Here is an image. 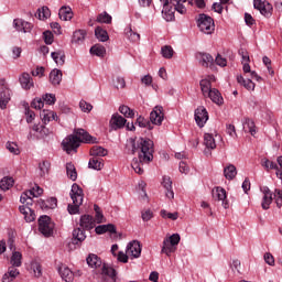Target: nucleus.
<instances>
[{
    "mask_svg": "<svg viewBox=\"0 0 282 282\" xmlns=\"http://www.w3.org/2000/svg\"><path fill=\"white\" fill-rule=\"evenodd\" d=\"M209 119L208 110L205 106H198L195 110V121L199 128H204Z\"/></svg>",
    "mask_w": 282,
    "mask_h": 282,
    "instance_id": "nucleus-12",
    "label": "nucleus"
},
{
    "mask_svg": "<svg viewBox=\"0 0 282 282\" xmlns=\"http://www.w3.org/2000/svg\"><path fill=\"white\" fill-rule=\"evenodd\" d=\"M87 263L89 267L98 268L101 267L102 260L99 258V256H97V253H89L87 257Z\"/></svg>",
    "mask_w": 282,
    "mask_h": 282,
    "instance_id": "nucleus-30",
    "label": "nucleus"
},
{
    "mask_svg": "<svg viewBox=\"0 0 282 282\" xmlns=\"http://www.w3.org/2000/svg\"><path fill=\"white\" fill-rule=\"evenodd\" d=\"M164 120V109L163 106H155L153 110L150 112V121L144 117H138L137 123L141 128H148L149 130H153L154 124L161 126Z\"/></svg>",
    "mask_w": 282,
    "mask_h": 282,
    "instance_id": "nucleus-4",
    "label": "nucleus"
},
{
    "mask_svg": "<svg viewBox=\"0 0 282 282\" xmlns=\"http://www.w3.org/2000/svg\"><path fill=\"white\" fill-rule=\"evenodd\" d=\"M127 253L133 258H140L142 253L141 242L139 240H132L128 242Z\"/></svg>",
    "mask_w": 282,
    "mask_h": 282,
    "instance_id": "nucleus-15",
    "label": "nucleus"
},
{
    "mask_svg": "<svg viewBox=\"0 0 282 282\" xmlns=\"http://www.w3.org/2000/svg\"><path fill=\"white\" fill-rule=\"evenodd\" d=\"M7 149L12 152L13 154H19L20 150L17 143H7Z\"/></svg>",
    "mask_w": 282,
    "mask_h": 282,
    "instance_id": "nucleus-64",
    "label": "nucleus"
},
{
    "mask_svg": "<svg viewBox=\"0 0 282 282\" xmlns=\"http://www.w3.org/2000/svg\"><path fill=\"white\" fill-rule=\"evenodd\" d=\"M90 154H96L97 159H101V156H106L108 154V150L101 145H93Z\"/></svg>",
    "mask_w": 282,
    "mask_h": 282,
    "instance_id": "nucleus-36",
    "label": "nucleus"
},
{
    "mask_svg": "<svg viewBox=\"0 0 282 282\" xmlns=\"http://www.w3.org/2000/svg\"><path fill=\"white\" fill-rule=\"evenodd\" d=\"M119 112L124 117H134V110H132L129 106H119Z\"/></svg>",
    "mask_w": 282,
    "mask_h": 282,
    "instance_id": "nucleus-55",
    "label": "nucleus"
},
{
    "mask_svg": "<svg viewBox=\"0 0 282 282\" xmlns=\"http://www.w3.org/2000/svg\"><path fill=\"white\" fill-rule=\"evenodd\" d=\"M162 185L165 187V195L167 198H174L173 181L171 176H163Z\"/></svg>",
    "mask_w": 282,
    "mask_h": 282,
    "instance_id": "nucleus-25",
    "label": "nucleus"
},
{
    "mask_svg": "<svg viewBox=\"0 0 282 282\" xmlns=\"http://www.w3.org/2000/svg\"><path fill=\"white\" fill-rule=\"evenodd\" d=\"M87 33L84 30L75 31L72 42L75 44H82L85 41Z\"/></svg>",
    "mask_w": 282,
    "mask_h": 282,
    "instance_id": "nucleus-37",
    "label": "nucleus"
},
{
    "mask_svg": "<svg viewBox=\"0 0 282 282\" xmlns=\"http://www.w3.org/2000/svg\"><path fill=\"white\" fill-rule=\"evenodd\" d=\"M101 275L105 282H117V271L113 267L104 263L101 267Z\"/></svg>",
    "mask_w": 282,
    "mask_h": 282,
    "instance_id": "nucleus-13",
    "label": "nucleus"
},
{
    "mask_svg": "<svg viewBox=\"0 0 282 282\" xmlns=\"http://www.w3.org/2000/svg\"><path fill=\"white\" fill-rule=\"evenodd\" d=\"M239 55L241 56L242 65H243V72L245 73H251L250 68V55L246 48H239L238 51Z\"/></svg>",
    "mask_w": 282,
    "mask_h": 282,
    "instance_id": "nucleus-23",
    "label": "nucleus"
},
{
    "mask_svg": "<svg viewBox=\"0 0 282 282\" xmlns=\"http://www.w3.org/2000/svg\"><path fill=\"white\" fill-rule=\"evenodd\" d=\"M170 240H171V246L174 249V246L180 243V240H181L180 234H172V236H170Z\"/></svg>",
    "mask_w": 282,
    "mask_h": 282,
    "instance_id": "nucleus-62",
    "label": "nucleus"
},
{
    "mask_svg": "<svg viewBox=\"0 0 282 282\" xmlns=\"http://www.w3.org/2000/svg\"><path fill=\"white\" fill-rule=\"evenodd\" d=\"M198 28L203 33L210 34L215 31V23L210 15H206V13H200L198 18Z\"/></svg>",
    "mask_w": 282,
    "mask_h": 282,
    "instance_id": "nucleus-7",
    "label": "nucleus"
},
{
    "mask_svg": "<svg viewBox=\"0 0 282 282\" xmlns=\"http://www.w3.org/2000/svg\"><path fill=\"white\" fill-rule=\"evenodd\" d=\"M39 166L41 171V176H44L47 172H50L51 163L50 161H42Z\"/></svg>",
    "mask_w": 282,
    "mask_h": 282,
    "instance_id": "nucleus-57",
    "label": "nucleus"
},
{
    "mask_svg": "<svg viewBox=\"0 0 282 282\" xmlns=\"http://www.w3.org/2000/svg\"><path fill=\"white\" fill-rule=\"evenodd\" d=\"M62 79H63V73L58 68H54V70L50 73V82L54 86H57L58 84H61Z\"/></svg>",
    "mask_w": 282,
    "mask_h": 282,
    "instance_id": "nucleus-28",
    "label": "nucleus"
},
{
    "mask_svg": "<svg viewBox=\"0 0 282 282\" xmlns=\"http://www.w3.org/2000/svg\"><path fill=\"white\" fill-rule=\"evenodd\" d=\"M213 79H215V77H208L205 79H200L199 86L202 88V93H203L204 97L210 98Z\"/></svg>",
    "mask_w": 282,
    "mask_h": 282,
    "instance_id": "nucleus-21",
    "label": "nucleus"
},
{
    "mask_svg": "<svg viewBox=\"0 0 282 282\" xmlns=\"http://www.w3.org/2000/svg\"><path fill=\"white\" fill-rule=\"evenodd\" d=\"M96 223L89 214H84L80 218V227H76L73 231V242L74 245H78V242H83L86 238V234L84 229H94Z\"/></svg>",
    "mask_w": 282,
    "mask_h": 282,
    "instance_id": "nucleus-5",
    "label": "nucleus"
},
{
    "mask_svg": "<svg viewBox=\"0 0 282 282\" xmlns=\"http://www.w3.org/2000/svg\"><path fill=\"white\" fill-rule=\"evenodd\" d=\"M43 37H44L45 44H53L54 35H53L52 31H44Z\"/></svg>",
    "mask_w": 282,
    "mask_h": 282,
    "instance_id": "nucleus-60",
    "label": "nucleus"
},
{
    "mask_svg": "<svg viewBox=\"0 0 282 282\" xmlns=\"http://www.w3.org/2000/svg\"><path fill=\"white\" fill-rule=\"evenodd\" d=\"M161 251H162V253H166V256H170V253L175 251L174 247H172L171 238H165L163 240V247H162Z\"/></svg>",
    "mask_w": 282,
    "mask_h": 282,
    "instance_id": "nucleus-42",
    "label": "nucleus"
},
{
    "mask_svg": "<svg viewBox=\"0 0 282 282\" xmlns=\"http://www.w3.org/2000/svg\"><path fill=\"white\" fill-rule=\"evenodd\" d=\"M210 99L218 106H221L225 101L220 90H218V88H213V84H210Z\"/></svg>",
    "mask_w": 282,
    "mask_h": 282,
    "instance_id": "nucleus-26",
    "label": "nucleus"
},
{
    "mask_svg": "<svg viewBox=\"0 0 282 282\" xmlns=\"http://www.w3.org/2000/svg\"><path fill=\"white\" fill-rule=\"evenodd\" d=\"M14 185V178L13 176H3L0 181V188L1 189H10Z\"/></svg>",
    "mask_w": 282,
    "mask_h": 282,
    "instance_id": "nucleus-35",
    "label": "nucleus"
},
{
    "mask_svg": "<svg viewBox=\"0 0 282 282\" xmlns=\"http://www.w3.org/2000/svg\"><path fill=\"white\" fill-rule=\"evenodd\" d=\"M204 143H205L206 148H210V150H215V148H217L215 137L210 132H206L204 134Z\"/></svg>",
    "mask_w": 282,
    "mask_h": 282,
    "instance_id": "nucleus-31",
    "label": "nucleus"
},
{
    "mask_svg": "<svg viewBox=\"0 0 282 282\" xmlns=\"http://www.w3.org/2000/svg\"><path fill=\"white\" fill-rule=\"evenodd\" d=\"M57 115L52 110H42L41 118L44 124L48 123L52 119H56Z\"/></svg>",
    "mask_w": 282,
    "mask_h": 282,
    "instance_id": "nucleus-44",
    "label": "nucleus"
},
{
    "mask_svg": "<svg viewBox=\"0 0 282 282\" xmlns=\"http://www.w3.org/2000/svg\"><path fill=\"white\" fill-rule=\"evenodd\" d=\"M24 108H25L26 121L28 123H32V121L35 119V112L34 110H31L29 104H24Z\"/></svg>",
    "mask_w": 282,
    "mask_h": 282,
    "instance_id": "nucleus-53",
    "label": "nucleus"
},
{
    "mask_svg": "<svg viewBox=\"0 0 282 282\" xmlns=\"http://www.w3.org/2000/svg\"><path fill=\"white\" fill-rule=\"evenodd\" d=\"M237 82H238V84H241L242 86H245V88H247V90H254V88H256L254 82H252V79H245V77L242 75H239L237 77Z\"/></svg>",
    "mask_w": 282,
    "mask_h": 282,
    "instance_id": "nucleus-32",
    "label": "nucleus"
},
{
    "mask_svg": "<svg viewBox=\"0 0 282 282\" xmlns=\"http://www.w3.org/2000/svg\"><path fill=\"white\" fill-rule=\"evenodd\" d=\"M213 196L218 200H221L225 209H228L230 205L225 187H216V189H213Z\"/></svg>",
    "mask_w": 282,
    "mask_h": 282,
    "instance_id": "nucleus-17",
    "label": "nucleus"
},
{
    "mask_svg": "<svg viewBox=\"0 0 282 282\" xmlns=\"http://www.w3.org/2000/svg\"><path fill=\"white\" fill-rule=\"evenodd\" d=\"M79 106L84 112H90V110H93V106L91 104H88V101L82 100Z\"/></svg>",
    "mask_w": 282,
    "mask_h": 282,
    "instance_id": "nucleus-61",
    "label": "nucleus"
},
{
    "mask_svg": "<svg viewBox=\"0 0 282 282\" xmlns=\"http://www.w3.org/2000/svg\"><path fill=\"white\" fill-rule=\"evenodd\" d=\"M224 174L226 178L232 180L237 176V167L234 164H229L224 169Z\"/></svg>",
    "mask_w": 282,
    "mask_h": 282,
    "instance_id": "nucleus-39",
    "label": "nucleus"
},
{
    "mask_svg": "<svg viewBox=\"0 0 282 282\" xmlns=\"http://www.w3.org/2000/svg\"><path fill=\"white\" fill-rule=\"evenodd\" d=\"M31 271L34 273V275L40 278V275H42V264H41V262H39L37 260H32Z\"/></svg>",
    "mask_w": 282,
    "mask_h": 282,
    "instance_id": "nucleus-47",
    "label": "nucleus"
},
{
    "mask_svg": "<svg viewBox=\"0 0 282 282\" xmlns=\"http://www.w3.org/2000/svg\"><path fill=\"white\" fill-rule=\"evenodd\" d=\"M260 189L263 194L261 206L263 209H270V205L273 200L272 189H270V187H268V185L260 187Z\"/></svg>",
    "mask_w": 282,
    "mask_h": 282,
    "instance_id": "nucleus-16",
    "label": "nucleus"
},
{
    "mask_svg": "<svg viewBox=\"0 0 282 282\" xmlns=\"http://www.w3.org/2000/svg\"><path fill=\"white\" fill-rule=\"evenodd\" d=\"M137 150H140L139 159H132L131 165L134 172L143 174V163H150L154 159V142L151 139L143 138L132 141V153L135 154Z\"/></svg>",
    "mask_w": 282,
    "mask_h": 282,
    "instance_id": "nucleus-1",
    "label": "nucleus"
},
{
    "mask_svg": "<svg viewBox=\"0 0 282 282\" xmlns=\"http://www.w3.org/2000/svg\"><path fill=\"white\" fill-rule=\"evenodd\" d=\"M11 99L10 88H8V84L6 79H0V108L4 110Z\"/></svg>",
    "mask_w": 282,
    "mask_h": 282,
    "instance_id": "nucleus-9",
    "label": "nucleus"
},
{
    "mask_svg": "<svg viewBox=\"0 0 282 282\" xmlns=\"http://www.w3.org/2000/svg\"><path fill=\"white\" fill-rule=\"evenodd\" d=\"M52 58L56 62V64L63 66L65 64L66 55L63 51H55L52 53Z\"/></svg>",
    "mask_w": 282,
    "mask_h": 282,
    "instance_id": "nucleus-38",
    "label": "nucleus"
},
{
    "mask_svg": "<svg viewBox=\"0 0 282 282\" xmlns=\"http://www.w3.org/2000/svg\"><path fill=\"white\" fill-rule=\"evenodd\" d=\"M84 189L78 185V183H73L70 187V197L73 199V204L69 203L67 210L69 214H78L79 213V207L83 205L84 200Z\"/></svg>",
    "mask_w": 282,
    "mask_h": 282,
    "instance_id": "nucleus-6",
    "label": "nucleus"
},
{
    "mask_svg": "<svg viewBox=\"0 0 282 282\" xmlns=\"http://www.w3.org/2000/svg\"><path fill=\"white\" fill-rule=\"evenodd\" d=\"M58 273L66 282H73L75 276L74 271H72L67 264H61V267H58Z\"/></svg>",
    "mask_w": 282,
    "mask_h": 282,
    "instance_id": "nucleus-20",
    "label": "nucleus"
},
{
    "mask_svg": "<svg viewBox=\"0 0 282 282\" xmlns=\"http://www.w3.org/2000/svg\"><path fill=\"white\" fill-rule=\"evenodd\" d=\"M20 84L22 88L30 89L34 86V82L29 73H23L20 77Z\"/></svg>",
    "mask_w": 282,
    "mask_h": 282,
    "instance_id": "nucleus-29",
    "label": "nucleus"
},
{
    "mask_svg": "<svg viewBox=\"0 0 282 282\" xmlns=\"http://www.w3.org/2000/svg\"><path fill=\"white\" fill-rule=\"evenodd\" d=\"M161 216L163 218H171L172 220H177L178 212H167V209H161Z\"/></svg>",
    "mask_w": 282,
    "mask_h": 282,
    "instance_id": "nucleus-54",
    "label": "nucleus"
},
{
    "mask_svg": "<svg viewBox=\"0 0 282 282\" xmlns=\"http://www.w3.org/2000/svg\"><path fill=\"white\" fill-rule=\"evenodd\" d=\"M161 53L163 57H165L166 59H171L174 55V48L173 46L165 45L162 46Z\"/></svg>",
    "mask_w": 282,
    "mask_h": 282,
    "instance_id": "nucleus-50",
    "label": "nucleus"
},
{
    "mask_svg": "<svg viewBox=\"0 0 282 282\" xmlns=\"http://www.w3.org/2000/svg\"><path fill=\"white\" fill-rule=\"evenodd\" d=\"M13 26L17 29V31H23V33H29L33 29V24H31V22H25L19 18L13 20Z\"/></svg>",
    "mask_w": 282,
    "mask_h": 282,
    "instance_id": "nucleus-19",
    "label": "nucleus"
},
{
    "mask_svg": "<svg viewBox=\"0 0 282 282\" xmlns=\"http://www.w3.org/2000/svg\"><path fill=\"white\" fill-rule=\"evenodd\" d=\"M274 199H275L276 206L282 207V189L275 188Z\"/></svg>",
    "mask_w": 282,
    "mask_h": 282,
    "instance_id": "nucleus-59",
    "label": "nucleus"
},
{
    "mask_svg": "<svg viewBox=\"0 0 282 282\" xmlns=\"http://www.w3.org/2000/svg\"><path fill=\"white\" fill-rule=\"evenodd\" d=\"M94 209H95V220H97V223H104L105 216H104L99 205H94Z\"/></svg>",
    "mask_w": 282,
    "mask_h": 282,
    "instance_id": "nucleus-56",
    "label": "nucleus"
},
{
    "mask_svg": "<svg viewBox=\"0 0 282 282\" xmlns=\"http://www.w3.org/2000/svg\"><path fill=\"white\" fill-rule=\"evenodd\" d=\"M126 35L131 42H140L141 35L131 29H126Z\"/></svg>",
    "mask_w": 282,
    "mask_h": 282,
    "instance_id": "nucleus-46",
    "label": "nucleus"
},
{
    "mask_svg": "<svg viewBox=\"0 0 282 282\" xmlns=\"http://www.w3.org/2000/svg\"><path fill=\"white\" fill-rule=\"evenodd\" d=\"M66 172H67V176H68L72 181H76L78 174H77V170H76L74 163H72V162L66 163Z\"/></svg>",
    "mask_w": 282,
    "mask_h": 282,
    "instance_id": "nucleus-40",
    "label": "nucleus"
},
{
    "mask_svg": "<svg viewBox=\"0 0 282 282\" xmlns=\"http://www.w3.org/2000/svg\"><path fill=\"white\" fill-rule=\"evenodd\" d=\"M95 35L100 42H107L109 40L108 32L101 26H97V29H95Z\"/></svg>",
    "mask_w": 282,
    "mask_h": 282,
    "instance_id": "nucleus-34",
    "label": "nucleus"
},
{
    "mask_svg": "<svg viewBox=\"0 0 282 282\" xmlns=\"http://www.w3.org/2000/svg\"><path fill=\"white\" fill-rule=\"evenodd\" d=\"M115 86L117 88H126V79H124V77H117L115 79Z\"/></svg>",
    "mask_w": 282,
    "mask_h": 282,
    "instance_id": "nucleus-63",
    "label": "nucleus"
},
{
    "mask_svg": "<svg viewBox=\"0 0 282 282\" xmlns=\"http://www.w3.org/2000/svg\"><path fill=\"white\" fill-rule=\"evenodd\" d=\"M161 251H162V253H166V256H170V253L175 251L174 247H172L171 238H165L163 240V247H162Z\"/></svg>",
    "mask_w": 282,
    "mask_h": 282,
    "instance_id": "nucleus-41",
    "label": "nucleus"
},
{
    "mask_svg": "<svg viewBox=\"0 0 282 282\" xmlns=\"http://www.w3.org/2000/svg\"><path fill=\"white\" fill-rule=\"evenodd\" d=\"M32 131L34 132V134H36L39 139H44L45 137H47V134H50L48 128H46V126L42 123H34V126H32L30 134L28 137L29 139L32 138Z\"/></svg>",
    "mask_w": 282,
    "mask_h": 282,
    "instance_id": "nucleus-14",
    "label": "nucleus"
},
{
    "mask_svg": "<svg viewBox=\"0 0 282 282\" xmlns=\"http://www.w3.org/2000/svg\"><path fill=\"white\" fill-rule=\"evenodd\" d=\"M262 165L265 170H275V167H278V163L270 161V159H262Z\"/></svg>",
    "mask_w": 282,
    "mask_h": 282,
    "instance_id": "nucleus-58",
    "label": "nucleus"
},
{
    "mask_svg": "<svg viewBox=\"0 0 282 282\" xmlns=\"http://www.w3.org/2000/svg\"><path fill=\"white\" fill-rule=\"evenodd\" d=\"M97 22H102L105 24H111L112 18L109 13H107V11H104V13H99V15H97Z\"/></svg>",
    "mask_w": 282,
    "mask_h": 282,
    "instance_id": "nucleus-51",
    "label": "nucleus"
},
{
    "mask_svg": "<svg viewBox=\"0 0 282 282\" xmlns=\"http://www.w3.org/2000/svg\"><path fill=\"white\" fill-rule=\"evenodd\" d=\"M253 8L258 9L264 18H271L273 12V7L270 2H262V0H253Z\"/></svg>",
    "mask_w": 282,
    "mask_h": 282,
    "instance_id": "nucleus-11",
    "label": "nucleus"
},
{
    "mask_svg": "<svg viewBox=\"0 0 282 282\" xmlns=\"http://www.w3.org/2000/svg\"><path fill=\"white\" fill-rule=\"evenodd\" d=\"M61 20L67 21V20H72L74 13L70 9V7H62L59 9V13H58Z\"/></svg>",
    "mask_w": 282,
    "mask_h": 282,
    "instance_id": "nucleus-33",
    "label": "nucleus"
},
{
    "mask_svg": "<svg viewBox=\"0 0 282 282\" xmlns=\"http://www.w3.org/2000/svg\"><path fill=\"white\" fill-rule=\"evenodd\" d=\"M127 123V119L122 117V115H119V112H115L110 119V128L112 130H119L120 128H124Z\"/></svg>",
    "mask_w": 282,
    "mask_h": 282,
    "instance_id": "nucleus-18",
    "label": "nucleus"
},
{
    "mask_svg": "<svg viewBox=\"0 0 282 282\" xmlns=\"http://www.w3.org/2000/svg\"><path fill=\"white\" fill-rule=\"evenodd\" d=\"M56 97L53 94H46L43 96V99L41 97H35V99L32 100L31 106L32 108H35L37 110H41V108L44 107V102L46 104H55Z\"/></svg>",
    "mask_w": 282,
    "mask_h": 282,
    "instance_id": "nucleus-10",
    "label": "nucleus"
},
{
    "mask_svg": "<svg viewBox=\"0 0 282 282\" xmlns=\"http://www.w3.org/2000/svg\"><path fill=\"white\" fill-rule=\"evenodd\" d=\"M20 271L15 268V264H12L9 267L7 273H3L2 275V282H12L15 280L17 275H19Z\"/></svg>",
    "mask_w": 282,
    "mask_h": 282,
    "instance_id": "nucleus-22",
    "label": "nucleus"
},
{
    "mask_svg": "<svg viewBox=\"0 0 282 282\" xmlns=\"http://www.w3.org/2000/svg\"><path fill=\"white\" fill-rule=\"evenodd\" d=\"M90 53L93 55H97L99 57H102L106 53V48H105V46H102L100 44H95V46H91Z\"/></svg>",
    "mask_w": 282,
    "mask_h": 282,
    "instance_id": "nucleus-48",
    "label": "nucleus"
},
{
    "mask_svg": "<svg viewBox=\"0 0 282 282\" xmlns=\"http://www.w3.org/2000/svg\"><path fill=\"white\" fill-rule=\"evenodd\" d=\"M36 15L40 18V20H47V18L51 17V11L48 9V7H42V10L39 9L36 11Z\"/></svg>",
    "mask_w": 282,
    "mask_h": 282,
    "instance_id": "nucleus-52",
    "label": "nucleus"
},
{
    "mask_svg": "<svg viewBox=\"0 0 282 282\" xmlns=\"http://www.w3.org/2000/svg\"><path fill=\"white\" fill-rule=\"evenodd\" d=\"M19 209L21 212V214L24 215V218L28 223H32V220H35L36 218V214L34 212V209H32L31 207H28L26 205H20Z\"/></svg>",
    "mask_w": 282,
    "mask_h": 282,
    "instance_id": "nucleus-24",
    "label": "nucleus"
},
{
    "mask_svg": "<svg viewBox=\"0 0 282 282\" xmlns=\"http://www.w3.org/2000/svg\"><path fill=\"white\" fill-rule=\"evenodd\" d=\"M39 229L44 236H52L54 231V223L52 221V218L47 215L40 216Z\"/></svg>",
    "mask_w": 282,
    "mask_h": 282,
    "instance_id": "nucleus-8",
    "label": "nucleus"
},
{
    "mask_svg": "<svg viewBox=\"0 0 282 282\" xmlns=\"http://www.w3.org/2000/svg\"><path fill=\"white\" fill-rule=\"evenodd\" d=\"M243 128H247L249 130L250 134H252V135L257 134V126H256L253 119H250L249 117H247L243 122Z\"/></svg>",
    "mask_w": 282,
    "mask_h": 282,
    "instance_id": "nucleus-43",
    "label": "nucleus"
},
{
    "mask_svg": "<svg viewBox=\"0 0 282 282\" xmlns=\"http://www.w3.org/2000/svg\"><path fill=\"white\" fill-rule=\"evenodd\" d=\"M11 263L14 264V268L21 267L22 264V253L20 251H13L11 256Z\"/></svg>",
    "mask_w": 282,
    "mask_h": 282,
    "instance_id": "nucleus-45",
    "label": "nucleus"
},
{
    "mask_svg": "<svg viewBox=\"0 0 282 282\" xmlns=\"http://www.w3.org/2000/svg\"><path fill=\"white\" fill-rule=\"evenodd\" d=\"M96 139H94V137H91V134H89V132H87V130H84V128H79L78 130H76L75 134H69L68 137H66L63 140V148L64 150H66V152L68 154H70V152L77 151V148H79L82 142L85 143H95Z\"/></svg>",
    "mask_w": 282,
    "mask_h": 282,
    "instance_id": "nucleus-2",
    "label": "nucleus"
},
{
    "mask_svg": "<svg viewBox=\"0 0 282 282\" xmlns=\"http://www.w3.org/2000/svg\"><path fill=\"white\" fill-rule=\"evenodd\" d=\"M214 57L209 53H202L200 54V64L202 66H209V64H213Z\"/></svg>",
    "mask_w": 282,
    "mask_h": 282,
    "instance_id": "nucleus-49",
    "label": "nucleus"
},
{
    "mask_svg": "<svg viewBox=\"0 0 282 282\" xmlns=\"http://www.w3.org/2000/svg\"><path fill=\"white\" fill-rule=\"evenodd\" d=\"M163 4L162 15L166 22H172L175 20V12L186 13L187 9L184 2L187 0H160Z\"/></svg>",
    "mask_w": 282,
    "mask_h": 282,
    "instance_id": "nucleus-3",
    "label": "nucleus"
},
{
    "mask_svg": "<svg viewBox=\"0 0 282 282\" xmlns=\"http://www.w3.org/2000/svg\"><path fill=\"white\" fill-rule=\"evenodd\" d=\"M105 163L102 159H98L97 154H91V158L89 159L88 166L93 170H101L104 167Z\"/></svg>",
    "mask_w": 282,
    "mask_h": 282,
    "instance_id": "nucleus-27",
    "label": "nucleus"
}]
</instances>
